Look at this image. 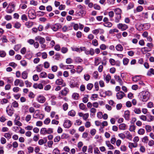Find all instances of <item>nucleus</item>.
Instances as JSON below:
<instances>
[{"label": "nucleus", "instance_id": "obj_1", "mask_svg": "<svg viewBox=\"0 0 154 154\" xmlns=\"http://www.w3.org/2000/svg\"><path fill=\"white\" fill-rule=\"evenodd\" d=\"M140 98L142 101L146 102L149 99L150 94L149 92L147 91H143L141 93Z\"/></svg>", "mask_w": 154, "mask_h": 154}, {"label": "nucleus", "instance_id": "obj_2", "mask_svg": "<svg viewBox=\"0 0 154 154\" xmlns=\"http://www.w3.org/2000/svg\"><path fill=\"white\" fill-rule=\"evenodd\" d=\"M28 16L30 19H34L36 17L35 11L32 9H30L28 11Z\"/></svg>", "mask_w": 154, "mask_h": 154}, {"label": "nucleus", "instance_id": "obj_3", "mask_svg": "<svg viewBox=\"0 0 154 154\" xmlns=\"http://www.w3.org/2000/svg\"><path fill=\"white\" fill-rule=\"evenodd\" d=\"M62 27L61 25L59 23H56L51 26V28L54 32H56L58 30Z\"/></svg>", "mask_w": 154, "mask_h": 154}, {"label": "nucleus", "instance_id": "obj_4", "mask_svg": "<svg viewBox=\"0 0 154 154\" xmlns=\"http://www.w3.org/2000/svg\"><path fill=\"white\" fill-rule=\"evenodd\" d=\"M117 28L122 31H124L126 30L128 28V26L125 24L119 23L117 25Z\"/></svg>", "mask_w": 154, "mask_h": 154}, {"label": "nucleus", "instance_id": "obj_5", "mask_svg": "<svg viewBox=\"0 0 154 154\" xmlns=\"http://www.w3.org/2000/svg\"><path fill=\"white\" fill-rule=\"evenodd\" d=\"M55 84L57 85H61L62 87H65L66 85L63 80L61 79H57L55 82Z\"/></svg>", "mask_w": 154, "mask_h": 154}, {"label": "nucleus", "instance_id": "obj_6", "mask_svg": "<svg viewBox=\"0 0 154 154\" xmlns=\"http://www.w3.org/2000/svg\"><path fill=\"white\" fill-rule=\"evenodd\" d=\"M6 111L9 116H11L13 114L14 111L12 107H10L8 106L6 108Z\"/></svg>", "mask_w": 154, "mask_h": 154}, {"label": "nucleus", "instance_id": "obj_7", "mask_svg": "<svg viewBox=\"0 0 154 154\" xmlns=\"http://www.w3.org/2000/svg\"><path fill=\"white\" fill-rule=\"evenodd\" d=\"M72 124L70 121L67 120L65 121L63 125L65 128H69L71 126Z\"/></svg>", "mask_w": 154, "mask_h": 154}, {"label": "nucleus", "instance_id": "obj_8", "mask_svg": "<svg viewBox=\"0 0 154 154\" xmlns=\"http://www.w3.org/2000/svg\"><path fill=\"white\" fill-rule=\"evenodd\" d=\"M125 96V94L122 91H119L116 94L117 98L118 100L122 99Z\"/></svg>", "mask_w": 154, "mask_h": 154}, {"label": "nucleus", "instance_id": "obj_9", "mask_svg": "<svg viewBox=\"0 0 154 154\" xmlns=\"http://www.w3.org/2000/svg\"><path fill=\"white\" fill-rule=\"evenodd\" d=\"M33 117L35 119H39L42 120L44 118V115L42 114L34 113L33 115Z\"/></svg>", "mask_w": 154, "mask_h": 154}, {"label": "nucleus", "instance_id": "obj_10", "mask_svg": "<svg viewBox=\"0 0 154 154\" xmlns=\"http://www.w3.org/2000/svg\"><path fill=\"white\" fill-rule=\"evenodd\" d=\"M69 92L68 88L65 87L64 89L60 91V94L63 96H66Z\"/></svg>", "mask_w": 154, "mask_h": 154}, {"label": "nucleus", "instance_id": "obj_11", "mask_svg": "<svg viewBox=\"0 0 154 154\" xmlns=\"http://www.w3.org/2000/svg\"><path fill=\"white\" fill-rule=\"evenodd\" d=\"M114 78L116 81L119 83V84L120 85H122L123 84V82L119 75H115L114 76Z\"/></svg>", "mask_w": 154, "mask_h": 154}, {"label": "nucleus", "instance_id": "obj_12", "mask_svg": "<svg viewBox=\"0 0 154 154\" xmlns=\"http://www.w3.org/2000/svg\"><path fill=\"white\" fill-rule=\"evenodd\" d=\"M101 62V58L99 57H95L94 58V65L98 66Z\"/></svg>", "mask_w": 154, "mask_h": 154}, {"label": "nucleus", "instance_id": "obj_13", "mask_svg": "<svg viewBox=\"0 0 154 154\" xmlns=\"http://www.w3.org/2000/svg\"><path fill=\"white\" fill-rule=\"evenodd\" d=\"M11 6V7H8L7 8V13H11L14 11L15 5L14 4H13Z\"/></svg>", "mask_w": 154, "mask_h": 154}, {"label": "nucleus", "instance_id": "obj_14", "mask_svg": "<svg viewBox=\"0 0 154 154\" xmlns=\"http://www.w3.org/2000/svg\"><path fill=\"white\" fill-rule=\"evenodd\" d=\"M79 86V84L77 82L73 81L70 82V86L71 88L78 87Z\"/></svg>", "mask_w": 154, "mask_h": 154}, {"label": "nucleus", "instance_id": "obj_15", "mask_svg": "<svg viewBox=\"0 0 154 154\" xmlns=\"http://www.w3.org/2000/svg\"><path fill=\"white\" fill-rule=\"evenodd\" d=\"M38 101L40 103H43L46 100V98L43 96H39L37 98Z\"/></svg>", "mask_w": 154, "mask_h": 154}, {"label": "nucleus", "instance_id": "obj_16", "mask_svg": "<svg viewBox=\"0 0 154 154\" xmlns=\"http://www.w3.org/2000/svg\"><path fill=\"white\" fill-rule=\"evenodd\" d=\"M33 87L35 89L38 88L40 89H43V85L41 83H35L33 84Z\"/></svg>", "mask_w": 154, "mask_h": 154}, {"label": "nucleus", "instance_id": "obj_17", "mask_svg": "<svg viewBox=\"0 0 154 154\" xmlns=\"http://www.w3.org/2000/svg\"><path fill=\"white\" fill-rule=\"evenodd\" d=\"M136 28L139 31H140L143 29V25L142 24L138 23L136 25Z\"/></svg>", "mask_w": 154, "mask_h": 154}, {"label": "nucleus", "instance_id": "obj_18", "mask_svg": "<svg viewBox=\"0 0 154 154\" xmlns=\"http://www.w3.org/2000/svg\"><path fill=\"white\" fill-rule=\"evenodd\" d=\"M106 145L109 148V149H115V148L110 144L109 141H106Z\"/></svg>", "mask_w": 154, "mask_h": 154}, {"label": "nucleus", "instance_id": "obj_19", "mask_svg": "<svg viewBox=\"0 0 154 154\" xmlns=\"http://www.w3.org/2000/svg\"><path fill=\"white\" fill-rule=\"evenodd\" d=\"M43 67V65L42 64L38 65L36 67V71L38 72H41L42 70Z\"/></svg>", "mask_w": 154, "mask_h": 154}, {"label": "nucleus", "instance_id": "obj_20", "mask_svg": "<svg viewBox=\"0 0 154 154\" xmlns=\"http://www.w3.org/2000/svg\"><path fill=\"white\" fill-rule=\"evenodd\" d=\"M130 112L128 110H126L125 112L124 117L126 120H129V119Z\"/></svg>", "mask_w": 154, "mask_h": 154}, {"label": "nucleus", "instance_id": "obj_21", "mask_svg": "<svg viewBox=\"0 0 154 154\" xmlns=\"http://www.w3.org/2000/svg\"><path fill=\"white\" fill-rule=\"evenodd\" d=\"M114 11L116 15H121L122 13V10L119 8L114 9Z\"/></svg>", "mask_w": 154, "mask_h": 154}, {"label": "nucleus", "instance_id": "obj_22", "mask_svg": "<svg viewBox=\"0 0 154 154\" xmlns=\"http://www.w3.org/2000/svg\"><path fill=\"white\" fill-rule=\"evenodd\" d=\"M121 15H117L115 17V21L116 23H118L119 22L121 19Z\"/></svg>", "mask_w": 154, "mask_h": 154}, {"label": "nucleus", "instance_id": "obj_23", "mask_svg": "<svg viewBox=\"0 0 154 154\" xmlns=\"http://www.w3.org/2000/svg\"><path fill=\"white\" fill-rule=\"evenodd\" d=\"M116 48L117 50L120 51H122L123 49L122 46L120 44L117 45L116 47Z\"/></svg>", "mask_w": 154, "mask_h": 154}, {"label": "nucleus", "instance_id": "obj_24", "mask_svg": "<svg viewBox=\"0 0 154 154\" xmlns=\"http://www.w3.org/2000/svg\"><path fill=\"white\" fill-rule=\"evenodd\" d=\"M22 78L23 79H26L28 77V73L26 71L23 72L22 73Z\"/></svg>", "mask_w": 154, "mask_h": 154}, {"label": "nucleus", "instance_id": "obj_25", "mask_svg": "<svg viewBox=\"0 0 154 154\" xmlns=\"http://www.w3.org/2000/svg\"><path fill=\"white\" fill-rule=\"evenodd\" d=\"M76 114L75 111L73 110H72L69 112L68 113V115L72 117L74 116Z\"/></svg>", "mask_w": 154, "mask_h": 154}, {"label": "nucleus", "instance_id": "obj_26", "mask_svg": "<svg viewBox=\"0 0 154 154\" xmlns=\"http://www.w3.org/2000/svg\"><path fill=\"white\" fill-rule=\"evenodd\" d=\"M75 61L77 63H80L83 61V60L79 57H75L74 58Z\"/></svg>", "mask_w": 154, "mask_h": 154}, {"label": "nucleus", "instance_id": "obj_27", "mask_svg": "<svg viewBox=\"0 0 154 154\" xmlns=\"http://www.w3.org/2000/svg\"><path fill=\"white\" fill-rule=\"evenodd\" d=\"M40 134L42 135H45L47 134V129L46 128H42L40 130Z\"/></svg>", "mask_w": 154, "mask_h": 154}, {"label": "nucleus", "instance_id": "obj_28", "mask_svg": "<svg viewBox=\"0 0 154 154\" xmlns=\"http://www.w3.org/2000/svg\"><path fill=\"white\" fill-rule=\"evenodd\" d=\"M143 29L145 30L149 28L150 26V25L149 23H146L143 24Z\"/></svg>", "mask_w": 154, "mask_h": 154}, {"label": "nucleus", "instance_id": "obj_29", "mask_svg": "<svg viewBox=\"0 0 154 154\" xmlns=\"http://www.w3.org/2000/svg\"><path fill=\"white\" fill-rule=\"evenodd\" d=\"M47 76V74L45 72H41L40 74V78H45Z\"/></svg>", "mask_w": 154, "mask_h": 154}, {"label": "nucleus", "instance_id": "obj_30", "mask_svg": "<svg viewBox=\"0 0 154 154\" xmlns=\"http://www.w3.org/2000/svg\"><path fill=\"white\" fill-rule=\"evenodd\" d=\"M79 95L77 93H74L72 96V98L75 100L78 99L79 97Z\"/></svg>", "mask_w": 154, "mask_h": 154}, {"label": "nucleus", "instance_id": "obj_31", "mask_svg": "<svg viewBox=\"0 0 154 154\" xmlns=\"http://www.w3.org/2000/svg\"><path fill=\"white\" fill-rule=\"evenodd\" d=\"M90 76L87 73L85 74L84 76V79L86 81H88L90 78Z\"/></svg>", "mask_w": 154, "mask_h": 154}, {"label": "nucleus", "instance_id": "obj_32", "mask_svg": "<svg viewBox=\"0 0 154 154\" xmlns=\"http://www.w3.org/2000/svg\"><path fill=\"white\" fill-rule=\"evenodd\" d=\"M1 39L2 42L3 43L7 42L8 41L7 36L5 35H3L2 36Z\"/></svg>", "mask_w": 154, "mask_h": 154}, {"label": "nucleus", "instance_id": "obj_33", "mask_svg": "<svg viewBox=\"0 0 154 154\" xmlns=\"http://www.w3.org/2000/svg\"><path fill=\"white\" fill-rule=\"evenodd\" d=\"M140 79V76H136L132 78L133 81L135 82H137L139 81Z\"/></svg>", "mask_w": 154, "mask_h": 154}, {"label": "nucleus", "instance_id": "obj_34", "mask_svg": "<svg viewBox=\"0 0 154 154\" xmlns=\"http://www.w3.org/2000/svg\"><path fill=\"white\" fill-rule=\"evenodd\" d=\"M111 76L110 74H108L105 77V80L107 83L109 82V80L111 79Z\"/></svg>", "mask_w": 154, "mask_h": 154}, {"label": "nucleus", "instance_id": "obj_35", "mask_svg": "<svg viewBox=\"0 0 154 154\" xmlns=\"http://www.w3.org/2000/svg\"><path fill=\"white\" fill-rule=\"evenodd\" d=\"M126 125L124 123L120 124L119 126V129L120 130H125V129Z\"/></svg>", "mask_w": 154, "mask_h": 154}, {"label": "nucleus", "instance_id": "obj_36", "mask_svg": "<svg viewBox=\"0 0 154 154\" xmlns=\"http://www.w3.org/2000/svg\"><path fill=\"white\" fill-rule=\"evenodd\" d=\"M152 74H154V69H150L147 73V75L148 76H150Z\"/></svg>", "mask_w": 154, "mask_h": 154}, {"label": "nucleus", "instance_id": "obj_37", "mask_svg": "<svg viewBox=\"0 0 154 154\" xmlns=\"http://www.w3.org/2000/svg\"><path fill=\"white\" fill-rule=\"evenodd\" d=\"M145 128L147 132H150L152 130L151 127L149 125H146L145 126Z\"/></svg>", "mask_w": 154, "mask_h": 154}, {"label": "nucleus", "instance_id": "obj_38", "mask_svg": "<svg viewBox=\"0 0 154 154\" xmlns=\"http://www.w3.org/2000/svg\"><path fill=\"white\" fill-rule=\"evenodd\" d=\"M151 49H149L147 47H145L142 48V51L143 54L145 53V52H149L151 51Z\"/></svg>", "mask_w": 154, "mask_h": 154}, {"label": "nucleus", "instance_id": "obj_39", "mask_svg": "<svg viewBox=\"0 0 154 154\" xmlns=\"http://www.w3.org/2000/svg\"><path fill=\"white\" fill-rule=\"evenodd\" d=\"M94 85L92 83H88V84L87 86V89L89 90H91L92 88L93 87Z\"/></svg>", "mask_w": 154, "mask_h": 154}, {"label": "nucleus", "instance_id": "obj_40", "mask_svg": "<svg viewBox=\"0 0 154 154\" xmlns=\"http://www.w3.org/2000/svg\"><path fill=\"white\" fill-rule=\"evenodd\" d=\"M77 72L78 73H80L83 70V67L80 66H78L77 68Z\"/></svg>", "mask_w": 154, "mask_h": 154}, {"label": "nucleus", "instance_id": "obj_41", "mask_svg": "<svg viewBox=\"0 0 154 154\" xmlns=\"http://www.w3.org/2000/svg\"><path fill=\"white\" fill-rule=\"evenodd\" d=\"M112 25V24L110 22H106L104 24V26H105L106 27H111Z\"/></svg>", "mask_w": 154, "mask_h": 154}, {"label": "nucleus", "instance_id": "obj_42", "mask_svg": "<svg viewBox=\"0 0 154 154\" xmlns=\"http://www.w3.org/2000/svg\"><path fill=\"white\" fill-rule=\"evenodd\" d=\"M21 26V24L19 22H16L15 23L14 27L17 29H19Z\"/></svg>", "mask_w": 154, "mask_h": 154}, {"label": "nucleus", "instance_id": "obj_43", "mask_svg": "<svg viewBox=\"0 0 154 154\" xmlns=\"http://www.w3.org/2000/svg\"><path fill=\"white\" fill-rule=\"evenodd\" d=\"M79 106L80 109L82 110H84L86 107L85 105L82 103H80L79 105Z\"/></svg>", "mask_w": 154, "mask_h": 154}, {"label": "nucleus", "instance_id": "obj_44", "mask_svg": "<svg viewBox=\"0 0 154 154\" xmlns=\"http://www.w3.org/2000/svg\"><path fill=\"white\" fill-rule=\"evenodd\" d=\"M69 137V135L68 134L63 133L61 136L62 139H67Z\"/></svg>", "mask_w": 154, "mask_h": 154}, {"label": "nucleus", "instance_id": "obj_45", "mask_svg": "<svg viewBox=\"0 0 154 154\" xmlns=\"http://www.w3.org/2000/svg\"><path fill=\"white\" fill-rule=\"evenodd\" d=\"M134 4L133 3H130L128 5L127 9V10H129L132 8L134 7Z\"/></svg>", "mask_w": 154, "mask_h": 154}, {"label": "nucleus", "instance_id": "obj_46", "mask_svg": "<svg viewBox=\"0 0 154 154\" xmlns=\"http://www.w3.org/2000/svg\"><path fill=\"white\" fill-rule=\"evenodd\" d=\"M21 47V45L20 44H18L16 45L14 47V49L16 51H17L19 50Z\"/></svg>", "mask_w": 154, "mask_h": 154}, {"label": "nucleus", "instance_id": "obj_47", "mask_svg": "<svg viewBox=\"0 0 154 154\" xmlns=\"http://www.w3.org/2000/svg\"><path fill=\"white\" fill-rule=\"evenodd\" d=\"M27 149L29 153H32L34 151V149L32 147L29 146L28 147Z\"/></svg>", "mask_w": 154, "mask_h": 154}, {"label": "nucleus", "instance_id": "obj_48", "mask_svg": "<svg viewBox=\"0 0 154 154\" xmlns=\"http://www.w3.org/2000/svg\"><path fill=\"white\" fill-rule=\"evenodd\" d=\"M109 62L110 64L112 66L115 65L116 63V61L114 59L112 58L109 59Z\"/></svg>", "mask_w": 154, "mask_h": 154}, {"label": "nucleus", "instance_id": "obj_49", "mask_svg": "<svg viewBox=\"0 0 154 154\" xmlns=\"http://www.w3.org/2000/svg\"><path fill=\"white\" fill-rule=\"evenodd\" d=\"M88 95H86V96L83 97L82 99V101L84 103H86L88 101Z\"/></svg>", "mask_w": 154, "mask_h": 154}, {"label": "nucleus", "instance_id": "obj_50", "mask_svg": "<svg viewBox=\"0 0 154 154\" xmlns=\"http://www.w3.org/2000/svg\"><path fill=\"white\" fill-rule=\"evenodd\" d=\"M25 83L27 87H30L32 86V84L28 80L25 81Z\"/></svg>", "mask_w": 154, "mask_h": 154}, {"label": "nucleus", "instance_id": "obj_51", "mask_svg": "<svg viewBox=\"0 0 154 154\" xmlns=\"http://www.w3.org/2000/svg\"><path fill=\"white\" fill-rule=\"evenodd\" d=\"M82 123V121L80 119H77L76 120L75 125L79 126Z\"/></svg>", "mask_w": 154, "mask_h": 154}, {"label": "nucleus", "instance_id": "obj_52", "mask_svg": "<svg viewBox=\"0 0 154 154\" xmlns=\"http://www.w3.org/2000/svg\"><path fill=\"white\" fill-rule=\"evenodd\" d=\"M129 62V59L127 58H125L123 59V63L125 65H127L128 63Z\"/></svg>", "mask_w": 154, "mask_h": 154}, {"label": "nucleus", "instance_id": "obj_53", "mask_svg": "<svg viewBox=\"0 0 154 154\" xmlns=\"http://www.w3.org/2000/svg\"><path fill=\"white\" fill-rule=\"evenodd\" d=\"M134 111L135 113L139 114L141 113V111L140 108H135L134 109Z\"/></svg>", "mask_w": 154, "mask_h": 154}, {"label": "nucleus", "instance_id": "obj_54", "mask_svg": "<svg viewBox=\"0 0 154 154\" xmlns=\"http://www.w3.org/2000/svg\"><path fill=\"white\" fill-rule=\"evenodd\" d=\"M68 49L67 48L63 47L61 48V51L63 54L66 53L68 51Z\"/></svg>", "mask_w": 154, "mask_h": 154}, {"label": "nucleus", "instance_id": "obj_55", "mask_svg": "<svg viewBox=\"0 0 154 154\" xmlns=\"http://www.w3.org/2000/svg\"><path fill=\"white\" fill-rule=\"evenodd\" d=\"M144 130L143 128H140L138 131V134L140 135L143 134L144 133Z\"/></svg>", "mask_w": 154, "mask_h": 154}, {"label": "nucleus", "instance_id": "obj_56", "mask_svg": "<svg viewBox=\"0 0 154 154\" xmlns=\"http://www.w3.org/2000/svg\"><path fill=\"white\" fill-rule=\"evenodd\" d=\"M60 151L59 149L57 148L54 149L53 151V154H59Z\"/></svg>", "mask_w": 154, "mask_h": 154}, {"label": "nucleus", "instance_id": "obj_57", "mask_svg": "<svg viewBox=\"0 0 154 154\" xmlns=\"http://www.w3.org/2000/svg\"><path fill=\"white\" fill-rule=\"evenodd\" d=\"M51 122L50 119L48 118H46L44 121V123L45 125L48 124Z\"/></svg>", "mask_w": 154, "mask_h": 154}, {"label": "nucleus", "instance_id": "obj_58", "mask_svg": "<svg viewBox=\"0 0 154 154\" xmlns=\"http://www.w3.org/2000/svg\"><path fill=\"white\" fill-rule=\"evenodd\" d=\"M95 54L94 50V49L91 48L89 50V54L93 56Z\"/></svg>", "mask_w": 154, "mask_h": 154}, {"label": "nucleus", "instance_id": "obj_59", "mask_svg": "<svg viewBox=\"0 0 154 154\" xmlns=\"http://www.w3.org/2000/svg\"><path fill=\"white\" fill-rule=\"evenodd\" d=\"M4 136L8 139H9L11 138V135L9 133H5L4 134Z\"/></svg>", "mask_w": 154, "mask_h": 154}, {"label": "nucleus", "instance_id": "obj_60", "mask_svg": "<svg viewBox=\"0 0 154 154\" xmlns=\"http://www.w3.org/2000/svg\"><path fill=\"white\" fill-rule=\"evenodd\" d=\"M39 77L38 75L37 74L34 75L33 76V79L34 81H36L38 80Z\"/></svg>", "mask_w": 154, "mask_h": 154}, {"label": "nucleus", "instance_id": "obj_61", "mask_svg": "<svg viewBox=\"0 0 154 154\" xmlns=\"http://www.w3.org/2000/svg\"><path fill=\"white\" fill-rule=\"evenodd\" d=\"M68 105L67 103L64 104L63 106V109L64 111H66L68 109Z\"/></svg>", "mask_w": 154, "mask_h": 154}, {"label": "nucleus", "instance_id": "obj_62", "mask_svg": "<svg viewBox=\"0 0 154 154\" xmlns=\"http://www.w3.org/2000/svg\"><path fill=\"white\" fill-rule=\"evenodd\" d=\"M135 129V126L134 125L130 126L129 130L130 131H134Z\"/></svg>", "mask_w": 154, "mask_h": 154}, {"label": "nucleus", "instance_id": "obj_63", "mask_svg": "<svg viewBox=\"0 0 154 154\" xmlns=\"http://www.w3.org/2000/svg\"><path fill=\"white\" fill-rule=\"evenodd\" d=\"M5 18L8 21L11 20L12 18V17L10 15H7L5 16Z\"/></svg>", "mask_w": 154, "mask_h": 154}, {"label": "nucleus", "instance_id": "obj_64", "mask_svg": "<svg viewBox=\"0 0 154 154\" xmlns=\"http://www.w3.org/2000/svg\"><path fill=\"white\" fill-rule=\"evenodd\" d=\"M94 152L95 154H99L100 153V151H99L98 148L97 147L94 148Z\"/></svg>", "mask_w": 154, "mask_h": 154}]
</instances>
